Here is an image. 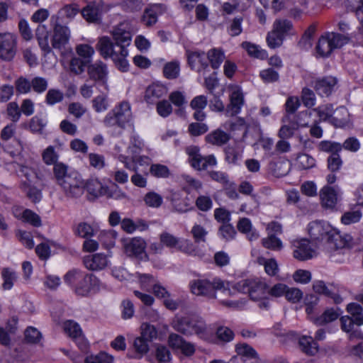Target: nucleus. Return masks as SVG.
Masks as SVG:
<instances>
[{
  "label": "nucleus",
  "mask_w": 363,
  "mask_h": 363,
  "mask_svg": "<svg viewBox=\"0 0 363 363\" xmlns=\"http://www.w3.org/2000/svg\"><path fill=\"white\" fill-rule=\"evenodd\" d=\"M341 328L343 331L350 333L349 338L352 340L354 338L363 339V335L360 330L352 332L353 329V319L348 316L344 315L340 318Z\"/></svg>",
  "instance_id": "ea45409f"
},
{
  "label": "nucleus",
  "mask_w": 363,
  "mask_h": 363,
  "mask_svg": "<svg viewBox=\"0 0 363 363\" xmlns=\"http://www.w3.org/2000/svg\"><path fill=\"white\" fill-rule=\"evenodd\" d=\"M74 341L76 342L79 350L86 354L85 356L77 357L75 359V363H91V356L87 354L89 350V341L84 338L83 335L76 338Z\"/></svg>",
  "instance_id": "37998d69"
},
{
  "label": "nucleus",
  "mask_w": 363,
  "mask_h": 363,
  "mask_svg": "<svg viewBox=\"0 0 363 363\" xmlns=\"http://www.w3.org/2000/svg\"><path fill=\"white\" fill-rule=\"evenodd\" d=\"M341 313V310L337 307L327 308L320 315L313 319V323L317 325L328 324L337 320Z\"/></svg>",
  "instance_id": "2f4dec72"
},
{
  "label": "nucleus",
  "mask_w": 363,
  "mask_h": 363,
  "mask_svg": "<svg viewBox=\"0 0 363 363\" xmlns=\"http://www.w3.org/2000/svg\"><path fill=\"white\" fill-rule=\"evenodd\" d=\"M166 6L161 4H155L149 6L144 12L142 21L147 26H151L156 23L157 17L166 11Z\"/></svg>",
  "instance_id": "b1692460"
},
{
  "label": "nucleus",
  "mask_w": 363,
  "mask_h": 363,
  "mask_svg": "<svg viewBox=\"0 0 363 363\" xmlns=\"http://www.w3.org/2000/svg\"><path fill=\"white\" fill-rule=\"evenodd\" d=\"M179 238L170 234L167 232H164L160 234V239L162 245L169 247L177 249V245L179 242Z\"/></svg>",
  "instance_id": "69168bd1"
},
{
  "label": "nucleus",
  "mask_w": 363,
  "mask_h": 363,
  "mask_svg": "<svg viewBox=\"0 0 363 363\" xmlns=\"http://www.w3.org/2000/svg\"><path fill=\"white\" fill-rule=\"evenodd\" d=\"M98 223H92V236L97 235L99 241L106 248H111L115 245L117 233L113 230H100Z\"/></svg>",
  "instance_id": "4be33fe9"
},
{
  "label": "nucleus",
  "mask_w": 363,
  "mask_h": 363,
  "mask_svg": "<svg viewBox=\"0 0 363 363\" xmlns=\"http://www.w3.org/2000/svg\"><path fill=\"white\" fill-rule=\"evenodd\" d=\"M191 234L195 242H205L208 235V230L201 225L195 223L191 230Z\"/></svg>",
  "instance_id": "bf43d9fd"
},
{
  "label": "nucleus",
  "mask_w": 363,
  "mask_h": 363,
  "mask_svg": "<svg viewBox=\"0 0 363 363\" xmlns=\"http://www.w3.org/2000/svg\"><path fill=\"white\" fill-rule=\"evenodd\" d=\"M257 262L259 265L264 267L265 273L270 277L276 276L279 271L277 262L274 258L266 259L263 257H259Z\"/></svg>",
  "instance_id": "a19ab883"
},
{
  "label": "nucleus",
  "mask_w": 363,
  "mask_h": 363,
  "mask_svg": "<svg viewBox=\"0 0 363 363\" xmlns=\"http://www.w3.org/2000/svg\"><path fill=\"white\" fill-rule=\"evenodd\" d=\"M108 69L104 63L96 62L92 65V80L95 81L101 91L108 90Z\"/></svg>",
  "instance_id": "6ab92c4d"
},
{
  "label": "nucleus",
  "mask_w": 363,
  "mask_h": 363,
  "mask_svg": "<svg viewBox=\"0 0 363 363\" xmlns=\"http://www.w3.org/2000/svg\"><path fill=\"white\" fill-rule=\"evenodd\" d=\"M111 34L116 45L120 48L119 50L113 53L111 59L119 70L123 72H127L129 69V63L126 59L128 55L126 46L130 45L132 40L128 23H121L113 28Z\"/></svg>",
  "instance_id": "423d86ee"
},
{
  "label": "nucleus",
  "mask_w": 363,
  "mask_h": 363,
  "mask_svg": "<svg viewBox=\"0 0 363 363\" xmlns=\"http://www.w3.org/2000/svg\"><path fill=\"white\" fill-rule=\"evenodd\" d=\"M179 72L180 64L177 60L167 62L164 66L163 74L167 79H176L179 77Z\"/></svg>",
  "instance_id": "8fccbe9b"
},
{
  "label": "nucleus",
  "mask_w": 363,
  "mask_h": 363,
  "mask_svg": "<svg viewBox=\"0 0 363 363\" xmlns=\"http://www.w3.org/2000/svg\"><path fill=\"white\" fill-rule=\"evenodd\" d=\"M189 155V161L192 167L201 170L209 167H214L217 164L216 157L213 155L202 157L197 146H189L186 149Z\"/></svg>",
  "instance_id": "ddd939ff"
},
{
  "label": "nucleus",
  "mask_w": 363,
  "mask_h": 363,
  "mask_svg": "<svg viewBox=\"0 0 363 363\" xmlns=\"http://www.w3.org/2000/svg\"><path fill=\"white\" fill-rule=\"evenodd\" d=\"M189 285L194 295L203 296L208 299L217 298V291H220L226 296H231L233 294L230 283L219 277L194 279L190 281Z\"/></svg>",
  "instance_id": "20e7f679"
},
{
  "label": "nucleus",
  "mask_w": 363,
  "mask_h": 363,
  "mask_svg": "<svg viewBox=\"0 0 363 363\" xmlns=\"http://www.w3.org/2000/svg\"><path fill=\"white\" fill-rule=\"evenodd\" d=\"M299 345L303 352L309 355L315 354L319 350L318 344L311 336H302L299 339Z\"/></svg>",
  "instance_id": "4c0bfd02"
},
{
  "label": "nucleus",
  "mask_w": 363,
  "mask_h": 363,
  "mask_svg": "<svg viewBox=\"0 0 363 363\" xmlns=\"http://www.w3.org/2000/svg\"><path fill=\"white\" fill-rule=\"evenodd\" d=\"M341 195L342 192L338 186H324L320 191L322 206L331 211L336 210V206L340 200Z\"/></svg>",
  "instance_id": "4468645a"
},
{
  "label": "nucleus",
  "mask_w": 363,
  "mask_h": 363,
  "mask_svg": "<svg viewBox=\"0 0 363 363\" xmlns=\"http://www.w3.org/2000/svg\"><path fill=\"white\" fill-rule=\"evenodd\" d=\"M15 216L16 217H20L23 221L29 223L35 227L41 225L40 216L30 209H25L22 213H19L18 214L15 213Z\"/></svg>",
  "instance_id": "09e8293b"
},
{
  "label": "nucleus",
  "mask_w": 363,
  "mask_h": 363,
  "mask_svg": "<svg viewBox=\"0 0 363 363\" xmlns=\"http://www.w3.org/2000/svg\"><path fill=\"white\" fill-rule=\"evenodd\" d=\"M96 50L104 58L112 57L117 50L113 48V44L108 37L104 36L99 38L96 45Z\"/></svg>",
  "instance_id": "f704fd0d"
},
{
  "label": "nucleus",
  "mask_w": 363,
  "mask_h": 363,
  "mask_svg": "<svg viewBox=\"0 0 363 363\" xmlns=\"http://www.w3.org/2000/svg\"><path fill=\"white\" fill-rule=\"evenodd\" d=\"M21 178L19 187L26 196L34 203L41 201L42 188H39L44 181V175L38 167L20 165L18 170Z\"/></svg>",
  "instance_id": "7ed1b4c3"
},
{
  "label": "nucleus",
  "mask_w": 363,
  "mask_h": 363,
  "mask_svg": "<svg viewBox=\"0 0 363 363\" xmlns=\"http://www.w3.org/2000/svg\"><path fill=\"white\" fill-rule=\"evenodd\" d=\"M330 123L338 128L348 127L350 124V118L347 108L343 106L337 108L334 115L330 118Z\"/></svg>",
  "instance_id": "c756f323"
},
{
  "label": "nucleus",
  "mask_w": 363,
  "mask_h": 363,
  "mask_svg": "<svg viewBox=\"0 0 363 363\" xmlns=\"http://www.w3.org/2000/svg\"><path fill=\"white\" fill-rule=\"evenodd\" d=\"M208 65L210 64L213 69H218L225 60L224 52L218 48H213L207 52Z\"/></svg>",
  "instance_id": "79ce46f5"
},
{
  "label": "nucleus",
  "mask_w": 363,
  "mask_h": 363,
  "mask_svg": "<svg viewBox=\"0 0 363 363\" xmlns=\"http://www.w3.org/2000/svg\"><path fill=\"white\" fill-rule=\"evenodd\" d=\"M262 242L264 247L272 250L279 251L283 247L281 240L273 235H268L267 238L262 239Z\"/></svg>",
  "instance_id": "13d9d810"
},
{
  "label": "nucleus",
  "mask_w": 363,
  "mask_h": 363,
  "mask_svg": "<svg viewBox=\"0 0 363 363\" xmlns=\"http://www.w3.org/2000/svg\"><path fill=\"white\" fill-rule=\"evenodd\" d=\"M47 124L45 118L39 116L33 117L28 123V128L33 133H41Z\"/></svg>",
  "instance_id": "338daca9"
},
{
  "label": "nucleus",
  "mask_w": 363,
  "mask_h": 363,
  "mask_svg": "<svg viewBox=\"0 0 363 363\" xmlns=\"http://www.w3.org/2000/svg\"><path fill=\"white\" fill-rule=\"evenodd\" d=\"M74 234L85 239L83 244V250L91 252V225L85 222L79 223L74 229Z\"/></svg>",
  "instance_id": "7c9ffc66"
},
{
  "label": "nucleus",
  "mask_w": 363,
  "mask_h": 363,
  "mask_svg": "<svg viewBox=\"0 0 363 363\" xmlns=\"http://www.w3.org/2000/svg\"><path fill=\"white\" fill-rule=\"evenodd\" d=\"M35 36L38 45L45 54L52 52V48L49 45V33L45 25L40 24L35 30Z\"/></svg>",
  "instance_id": "c85d7f7f"
},
{
  "label": "nucleus",
  "mask_w": 363,
  "mask_h": 363,
  "mask_svg": "<svg viewBox=\"0 0 363 363\" xmlns=\"http://www.w3.org/2000/svg\"><path fill=\"white\" fill-rule=\"evenodd\" d=\"M132 120L130 105L127 101H123L110 111L104 120L105 125L110 128V132L113 135H119L125 128V125Z\"/></svg>",
  "instance_id": "0eeeda50"
},
{
  "label": "nucleus",
  "mask_w": 363,
  "mask_h": 363,
  "mask_svg": "<svg viewBox=\"0 0 363 363\" xmlns=\"http://www.w3.org/2000/svg\"><path fill=\"white\" fill-rule=\"evenodd\" d=\"M83 277H89V274L77 269H73L65 274L64 281L66 284L74 288L77 283Z\"/></svg>",
  "instance_id": "49530a36"
},
{
  "label": "nucleus",
  "mask_w": 363,
  "mask_h": 363,
  "mask_svg": "<svg viewBox=\"0 0 363 363\" xmlns=\"http://www.w3.org/2000/svg\"><path fill=\"white\" fill-rule=\"evenodd\" d=\"M155 357L160 363H167L172 359L170 352L164 345H157L156 347Z\"/></svg>",
  "instance_id": "774afa93"
},
{
  "label": "nucleus",
  "mask_w": 363,
  "mask_h": 363,
  "mask_svg": "<svg viewBox=\"0 0 363 363\" xmlns=\"http://www.w3.org/2000/svg\"><path fill=\"white\" fill-rule=\"evenodd\" d=\"M294 257L300 261L313 258L315 250L310 245V241L306 238H296L291 241Z\"/></svg>",
  "instance_id": "2eb2a0df"
},
{
  "label": "nucleus",
  "mask_w": 363,
  "mask_h": 363,
  "mask_svg": "<svg viewBox=\"0 0 363 363\" xmlns=\"http://www.w3.org/2000/svg\"><path fill=\"white\" fill-rule=\"evenodd\" d=\"M129 146L130 145H126L123 141H119L114 145L112 153L128 169L134 170L135 165L129 161L131 154L127 152Z\"/></svg>",
  "instance_id": "5701e85b"
},
{
  "label": "nucleus",
  "mask_w": 363,
  "mask_h": 363,
  "mask_svg": "<svg viewBox=\"0 0 363 363\" xmlns=\"http://www.w3.org/2000/svg\"><path fill=\"white\" fill-rule=\"evenodd\" d=\"M168 342L170 347L179 350L186 356H191L195 352L194 344L186 342L180 335L172 333L169 336Z\"/></svg>",
  "instance_id": "412c9836"
},
{
  "label": "nucleus",
  "mask_w": 363,
  "mask_h": 363,
  "mask_svg": "<svg viewBox=\"0 0 363 363\" xmlns=\"http://www.w3.org/2000/svg\"><path fill=\"white\" fill-rule=\"evenodd\" d=\"M237 227L240 233L246 234L248 240L250 241L257 240L259 237L256 230L252 229L251 221L248 218H241Z\"/></svg>",
  "instance_id": "e433bc0d"
},
{
  "label": "nucleus",
  "mask_w": 363,
  "mask_h": 363,
  "mask_svg": "<svg viewBox=\"0 0 363 363\" xmlns=\"http://www.w3.org/2000/svg\"><path fill=\"white\" fill-rule=\"evenodd\" d=\"M294 33L292 23L287 19H277L274 22L273 29L267 37V43L269 48H276L283 43L284 39Z\"/></svg>",
  "instance_id": "1a4fd4ad"
},
{
  "label": "nucleus",
  "mask_w": 363,
  "mask_h": 363,
  "mask_svg": "<svg viewBox=\"0 0 363 363\" xmlns=\"http://www.w3.org/2000/svg\"><path fill=\"white\" fill-rule=\"evenodd\" d=\"M362 216L361 210L355 206L353 209L344 213L341 217L340 221L343 225H348L358 223Z\"/></svg>",
  "instance_id": "c03bdc74"
},
{
  "label": "nucleus",
  "mask_w": 363,
  "mask_h": 363,
  "mask_svg": "<svg viewBox=\"0 0 363 363\" xmlns=\"http://www.w3.org/2000/svg\"><path fill=\"white\" fill-rule=\"evenodd\" d=\"M141 335L140 337L145 340L151 342L156 339L157 336V329L154 325H152L147 323H143L140 326Z\"/></svg>",
  "instance_id": "e2e57ef3"
},
{
  "label": "nucleus",
  "mask_w": 363,
  "mask_h": 363,
  "mask_svg": "<svg viewBox=\"0 0 363 363\" xmlns=\"http://www.w3.org/2000/svg\"><path fill=\"white\" fill-rule=\"evenodd\" d=\"M241 47L251 57L257 58L259 60H265L268 57L267 52L262 49L259 45L255 43L245 41L242 43Z\"/></svg>",
  "instance_id": "473e14b6"
},
{
  "label": "nucleus",
  "mask_w": 363,
  "mask_h": 363,
  "mask_svg": "<svg viewBox=\"0 0 363 363\" xmlns=\"http://www.w3.org/2000/svg\"><path fill=\"white\" fill-rule=\"evenodd\" d=\"M16 52V40L10 33H0V58L11 60Z\"/></svg>",
  "instance_id": "f3484780"
},
{
  "label": "nucleus",
  "mask_w": 363,
  "mask_h": 363,
  "mask_svg": "<svg viewBox=\"0 0 363 363\" xmlns=\"http://www.w3.org/2000/svg\"><path fill=\"white\" fill-rule=\"evenodd\" d=\"M312 279V274L310 271L305 269H297L293 274L294 281L300 284H307Z\"/></svg>",
  "instance_id": "0e129e2a"
},
{
  "label": "nucleus",
  "mask_w": 363,
  "mask_h": 363,
  "mask_svg": "<svg viewBox=\"0 0 363 363\" xmlns=\"http://www.w3.org/2000/svg\"><path fill=\"white\" fill-rule=\"evenodd\" d=\"M16 91L20 94H25L31 91V81L24 77H18L14 82Z\"/></svg>",
  "instance_id": "052dcab7"
},
{
  "label": "nucleus",
  "mask_w": 363,
  "mask_h": 363,
  "mask_svg": "<svg viewBox=\"0 0 363 363\" xmlns=\"http://www.w3.org/2000/svg\"><path fill=\"white\" fill-rule=\"evenodd\" d=\"M91 289V274H89V277L82 278L74 287L75 292L77 295L82 296H87Z\"/></svg>",
  "instance_id": "864d4df0"
},
{
  "label": "nucleus",
  "mask_w": 363,
  "mask_h": 363,
  "mask_svg": "<svg viewBox=\"0 0 363 363\" xmlns=\"http://www.w3.org/2000/svg\"><path fill=\"white\" fill-rule=\"evenodd\" d=\"M1 275L4 279V283L2 284L3 289L4 290L11 289L16 279V274L15 272L11 270L9 268H4L2 269Z\"/></svg>",
  "instance_id": "6e6d98bb"
},
{
  "label": "nucleus",
  "mask_w": 363,
  "mask_h": 363,
  "mask_svg": "<svg viewBox=\"0 0 363 363\" xmlns=\"http://www.w3.org/2000/svg\"><path fill=\"white\" fill-rule=\"evenodd\" d=\"M176 250L189 255H196V253L195 245L189 239L179 238Z\"/></svg>",
  "instance_id": "4d7b16f0"
},
{
  "label": "nucleus",
  "mask_w": 363,
  "mask_h": 363,
  "mask_svg": "<svg viewBox=\"0 0 363 363\" xmlns=\"http://www.w3.org/2000/svg\"><path fill=\"white\" fill-rule=\"evenodd\" d=\"M79 7L77 4H67L59 10L55 17L59 22L68 23L79 13Z\"/></svg>",
  "instance_id": "72a5a7b5"
},
{
  "label": "nucleus",
  "mask_w": 363,
  "mask_h": 363,
  "mask_svg": "<svg viewBox=\"0 0 363 363\" xmlns=\"http://www.w3.org/2000/svg\"><path fill=\"white\" fill-rule=\"evenodd\" d=\"M168 199L176 211L185 213L191 209V200L182 191H172Z\"/></svg>",
  "instance_id": "a211bd4d"
},
{
  "label": "nucleus",
  "mask_w": 363,
  "mask_h": 363,
  "mask_svg": "<svg viewBox=\"0 0 363 363\" xmlns=\"http://www.w3.org/2000/svg\"><path fill=\"white\" fill-rule=\"evenodd\" d=\"M146 242L140 238H134L125 245V253L130 257L143 259L147 257Z\"/></svg>",
  "instance_id": "aec40b11"
},
{
  "label": "nucleus",
  "mask_w": 363,
  "mask_h": 363,
  "mask_svg": "<svg viewBox=\"0 0 363 363\" xmlns=\"http://www.w3.org/2000/svg\"><path fill=\"white\" fill-rule=\"evenodd\" d=\"M296 165L300 169H308L315 165V160L308 154H301L296 158Z\"/></svg>",
  "instance_id": "5fc2aeb1"
},
{
  "label": "nucleus",
  "mask_w": 363,
  "mask_h": 363,
  "mask_svg": "<svg viewBox=\"0 0 363 363\" xmlns=\"http://www.w3.org/2000/svg\"><path fill=\"white\" fill-rule=\"evenodd\" d=\"M168 88L160 82H155L150 84L145 91V100L149 104H154L159 99L166 96Z\"/></svg>",
  "instance_id": "393cba45"
},
{
  "label": "nucleus",
  "mask_w": 363,
  "mask_h": 363,
  "mask_svg": "<svg viewBox=\"0 0 363 363\" xmlns=\"http://www.w3.org/2000/svg\"><path fill=\"white\" fill-rule=\"evenodd\" d=\"M230 138V135L220 129L213 130L206 136L207 143L217 146L225 144Z\"/></svg>",
  "instance_id": "c9c22d12"
},
{
  "label": "nucleus",
  "mask_w": 363,
  "mask_h": 363,
  "mask_svg": "<svg viewBox=\"0 0 363 363\" xmlns=\"http://www.w3.org/2000/svg\"><path fill=\"white\" fill-rule=\"evenodd\" d=\"M230 103L226 107V113L229 116H235L240 113L245 104L244 95L242 89L238 85H230Z\"/></svg>",
  "instance_id": "dca6fc26"
},
{
  "label": "nucleus",
  "mask_w": 363,
  "mask_h": 363,
  "mask_svg": "<svg viewBox=\"0 0 363 363\" xmlns=\"http://www.w3.org/2000/svg\"><path fill=\"white\" fill-rule=\"evenodd\" d=\"M77 57L70 60L69 69L76 74L83 73L86 69L90 74L91 67V46L88 44H79L76 46Z\"/></svg>",
  "instance_id": "9d476101"
},
{
  "label": "nucleus",
  "mask_w": 363,
  "mask_h": 363,
  "mask_svg": "<svg viewBox=\"0 0 363 363\" xmlns=\"http://www.w3.org/2000/svg\"><path fill=\"white\" fill-rule=\"evenodd\" d=\"M306 307V313L308 318L313 323V319L317 316L315 315V308L319 302V298L312 294H306L303 299Z\"/></svg>",
  "instance_id": "58836bf2"
},
{
  "label": "nucleus",
  "mask_w": 363,
  "mask_h": 363,
  "mask_svg": "<svg viewBox=\"0 0 363 363\" xmlns=\"http://www.w3.org/2000/svg\"><path fill=\"white\" fill-rule=\"evenodd\" d=\"M64 99V94L57 89H50L47 92L45 102L50 106L61 102Z\"/></svg>",
  "instance_id": "680f3d73"
},
{
  "label": "nucleus",
  "mask_w": 363,
  "mask_h": 363,
  "mask_svg": "<svg viewBox=\"0 0 363 363\" xmlns=\"http://www.w3.org/2000/svg\"><path fill=\"white\" fill-rule=\"evenodd\" d=\"M63 328L66 334L73 340H75L82 335V331L79 325L74 320H69L65 321L64 323Z\"/></svg>",
  "instance_id": "3c124183"
},
{
  "label": "nucleus",
  "mask_w": 363,
  "mask_h": 363,
  "mask_svg": "<svg viewBox=\"0 0 363 363\" xmlns=\"http://www.w3.org/2000/svg\"><path fill=\"white\" fill-rule=\"evenodd\" d=\"M333 51V49L332 48L330 41L325 33L319 38L316 45L317 55L319 57H328Z\"/></svg>",
  "instance_id": "a18cd8bd"
},
{
  "label": "nucleus",
  "mask_w": 363,
  "mask_h": 363,
  "mask_svg": "<svg viewBox=\"0 0 363 363\" xmlns=\"http://www.w3.org/2000/svg\"><path fill=\"white\" fill-rule=\"evenodd\" d=\"M187 57L189 66L196 72H201L208 67L207 55L203 52H188Z\"/></svg>",
  "instance_id": "bb28decb"
},
{
  "label": "nucleus",
  "mask_w": 363,
  "mask_h": 363,
  "mask_svg": "<svg viewBox=\"0 0 363 363\" xmlns=\"http://www.w3.org/2000/svg\"><path fill=\"white\" fill-rule=\"evenodd\" d=\"M51 26L52 27V35L51 38L52 49L61 50L69 43L71 32L67 26L62 25L57 21L55 16H52L50 18Z\"/></svg>",
  "instance_id": "9b49d317"
},
{
  "label": "nucleus",
  "mask_w": 363,
  "mask_h": 363,
  "mask_svg": "<svg viewBox=\"0 0 363 363\" xmlns=\"http://www.w3.org/2000/svg\"><path fill=\"white\" fill-rule=\"evenodd\" d=\"M42 157L46 164H53L52 172L55 182L67 197L78 198L84 194L88 186V181L84 179L77 172H69L67 164L57 162L59 155L53 146H48L43 151Z\"/></svg>",
  "instance_id": "f257e3e1"
},
{
  "label": "nucleus",
  "mask_w": 363,
  "mask_h": 363,
  "mask_svg": "<svg viewBox=\"0 0 363 363\" xmlns=\"http://www.w3.org/2000/svg\"><path fill=\"white\" fill-rule=\"evenodd\" d=\"M325 35L333 50L340 48L349 41L348 37L337 33L328 32L325 33Z\"/></svg>",
  "instance_id": "de8ad7c7"
},
{
  "label": "nucleus",
  "mask_w": 363,
  "mask_h": 363,
  "mask_svg": "<svg viewBox=\"0 0 363 363\" xmlns=\"http://www.w3.org/2000/svg\"><path fill=\"white\" fill-rule=\"evenodd\" d=\"M234 296L236 292L248 293L251 299L255 301H260L259 306L260 308H267L268 296L267 284L264 281L257 280H242L239 281L234 287L231 288Z\"/></svg>",
  "instance_id": "6e6552de"
},
{
  "label": "nucleus",
  "mask_w": 363,
  "mask_h": 363,
  "mask_svg": "<svg viewBox=\"0 0 363 363\" xmlns=\"http://www.w3.org/2000/svg\"><path fill=\"white\" fill-rule=\"evenodd\" d=\"M308 233L316 245H328L330 250L349 247L352 243V237L349 234H340V231L323 220H315L308 223Z\"/></svg>",
  "instance_id": "f03ea898"
},
{
  "label": "nucleus",
  "mask_w": 363,
  "mask_h": 363,
  "mask_svg": "<svg viewBox=\"0 0 363 363\" xmlns=\"http://www.w3.org/2000/svg\"><path fill=\"white\" fill-rule=\"evenodd\" d=\"M144 146V142L139 136L133 135L130 138V146L127 152L131 154L129 161L135 165L134 172H138V166L149 165L150 163V157L140 155Z\"/></svg>",
  "instance_id": "f8f14e48"
},
{
  "label": "nucleus",
  "mask_w": 363,
  "mask_h": 363,
  "mask_svg": "<svg viewBox=\"0 0 363 363\" xmlns=\"http://www.w3.org/2000/svg\"><path fill=\"white\" fill-rule=\"evenodd\" d=\"M172 328L185 335H196L199 338L210 341L213 330L208 326L203 320L196 315H175L172 322Z\"/></svg>",
  "instance_id": "39448f33"
},
{
  "label": "nucleus",
  "mask_w": 363,
  "mask_h": 363,
  "mask_svg": "<svg viewBox=\"0 0 363 363\" xmlns=\"http://www.w3.org/2000/svg\"><path fill=\"white\" fill-rule=\"evenodd\" d=\"M337 82L336 78L333 77H323L315 82V89L320 96H328L335 89Z\"/></svg>",
  "instance_id": "cd10ccee"
},
{
  "label": "nucleus",
  "mask_w": 363,
  "mask_h": 363,
  "mask_svg": "<svg viewBox=\"0 0 363 363\" xmlns=\"http://www.w3.org/2000/svg\"><path fill=\"white\" fill-rule=\"evenodd\" d=\"M313 111L317 113L320 121H326L330 120L335 113L334 108L331 104H324L314 108Z\"/></svg>",
  "instance_id": "603ef678"
},
{
  "label": "nucleus",
  "mask_w": 363,
  "mask_h": 363,
  "mask_svg": "<svg viewBox=\"0 0 363 363\" xmlns=\"http://www.w3.org/2000/svg\"><path fill=\"white\" fill-rule=\"evenodd\" d=\"M237 355L233 357V361L238 362L241 358L252 363H259V358L255 350L250 345L242 343L236 345Z\"/></svg>",
  "instance_id": "a878e982"
}]
</instances>
